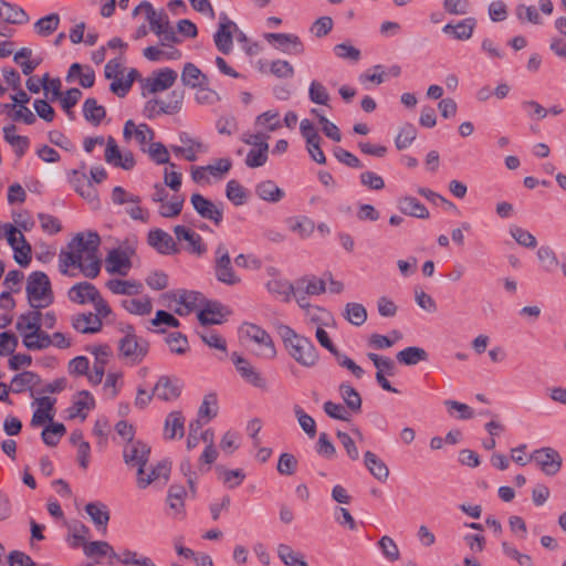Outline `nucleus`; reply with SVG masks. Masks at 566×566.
I'll return each instance as SVG.
<instances>
[{
	"mask_svg": "<svg viewBox=\"0 0 566 566\" xmlns=\"http://www.w3.org/2000/svg\"><path fill=\"white\" fill-rule=\"evenodd\" d=\"M181 82L184 85L195 88L208 84V77L195 64L186 63L181 72Z\"/></svg>",
	"mask_w": 566,
	"mask_h": 566,
	"instance_id": "nucleus-41",
	"label": "nucleus"
},
{
	"mask_svg": "<svg viewBox=\"0 0 566 566\" xmlns=\"http://www.w3.org/2000/svg\"><path fill=\"white\" fill-rule=\"evenodd\" d=\"M345 318L355 326L363 325L367 319V311L363 304L347 303L344 311Z\"/></svg>",
	"mask_w": 566,
	"mask_h": 566,
	"instance_id": "nucleus-56",
	"label": "nucleus"
},
{
	"mask_svg": "<svg viewBox=\"0 0 566 566\" xmlns=\"http://www.w3.org/2000/svg\"><path fill=\"white\" fill-rule=\"evenodd\" d=\"M174 300L180 305L195 310L203 303L205 297L196 291L178 290L174 293Z\"/></svg>",
	"mask_w": 566,
	"mask_h": 566,
	"instance_id": "nucleus-53",
	"label": "nucleus"
},
{
	"mask_svg": "<svg viewBox=\"0 0 566 566\" xmlns=\"http://www.w3.org/2000/svg\"><path fill=\"white\" fill-rule=\"evenodd\" d=\"M0 19L11 24H24L29 21V15L22 8L0 0Z\"/></svg>",
	"mask_w": 566,
	"mask_h": 566,
	"instance_id": "nucleus-31",
	"label": "nucleus"
},
{
	"mask_svg": "<svg viewBox=\"0 0 566 566\" xmlns=\"http://www.w3.org/2000/svg\"><path fill=\"white\" fill-rule=\"evenodd\" d=\"M237 29V24L229 20L227 15L220 18L219 29L213 35V41L217 49L223 53L229 54L233 46L232 30Z\"/></svg>",
	"mask_w": 566,
	"mask_h": 566,
	"instance_id": "nucleus-15",
	"label": "nucleus"
},
{
	"mask_svg": "<svg viewBox=\"0 0 566 566\" xmlns=\"http://www.w3.org/2000/svg\"><path fill=\"white\" fill-rule=\"evenodd\" d=\"M185 94L181 90H174L166 99L159 98V108L161 114H177L181 109Z\"/></svg>",
	"mask_w": 566,
	"mask_h": 566,
	"instance_id": "nucleus-46",
	"label": "nucleus"
},
{
	"mask_svg": "<svg viewBox=\"0 0 566 566\" xmlns=\"http://www.w3.org/2000/svg\"><path fill=\"white\" fill-rule=\"evenodd\" d=\"M226 196L234 206H242L248 198L247 190L234 179L228 181Z\"/></svg>",
	"mask_w": 566,
	"mask_h": 566,
	"instance_id": "nucleus-61",
	"label": "nucleus"
},
{
	"mask_svg": "<svg viewBox=\"0 0 566 566\" xmlns=\"http://www.w3.org/2000/svg\"><path fill=\"white\" fill-rule=\"evenodd\" d=\"M181 388L182 385L179 379L161 376L153 389V395L160 400L170 401L180 396Z\"/></svg>",
	"mask_w": 566,
	"mask_h": 566,
	"instance_id": "nucleus-17",
	"label": "nucleus"
},
{
	"mask_svg": "<svg viewBox=\"0 0 566 566\" xmlns=\"http://www.w3.org/2000/svg\"><path fill=\"white\" fill-rule=\"evenodd\" d=\"M99 244L101 239L96 232L76 234L67 244V249L59 254L60 272L63 275H72L69 269L78 268L86 277L95 279L101 271Z\"/></svg>",
	"mask_w": 566,
	"mask_h": 566,
	"instance_id": "nucleus-1",
	"label": "nucleus"
},
{
	"mask_svg": "<svg viewBox=\"0 0 566 566\" xmlns=\"http://www.w3.org/2000/svg\"><path fill=\"white\" fill-rule=\"evenodd\" d=\"M42 313L40 310L33 308L27 313L21 314L15 323V329L20 333L21 337L31 332H38L42 327Z\"/></svg>",
	"mask_w": 566,
	"mask_h": 566,
	"instance_id": "nucleus-23",
	"label": "nucleus"
},
{
	"mask_svg": "<svg viewBox=\"0 0 566 566\" xmlns=\"http://www.w3.org/2000/svg\"><path fill=\"white\" fill-rule=\"evenodd\" d=\"M530 459L534 460L546 475L557 474L563 462L560 454L548 447L535 450Z\"/></svg>",
	"mask_w": 566,
	"mask_h": 566,
	"instance_id": "nucleus-11",
	"label": "nucleus"
},
{
	"mask_svg": "<svg viewBox=\"0 0 566 566\" xmlns=\"http://www.w3.org/2000/svg\"><path fill=\"white\" fill-rule=\"evenodd\" d=\"M83 551L87 557H94V556L103 557V556L109 555L111 557L114 558V554H116L114 552L113 547L107 542H102V541H95V542H90V543L85 544Z\"/></svg>",
	"mask_w": 566,
	"mask_h": 566,
	"instance_id": "nucleus-64",
	"label": "nucleus"
},
{
	"mask_svg": "<svg viewBox=\"0 0 566 566\" xmlns=\"http://www.w3.org/2000/svg\"><path fill=\"white\" fill-rule=\"evenodd\" d=\"M150 159L158 165L167 164L169 168H176V164L170 163L168 149L161 143H150L147 150Z\"/></svg>",
	"mask_w": 566,
	"mask_h": 566,
	"instance_id": "nucleus-57",
	"label": "nucleus"
},
{
	"mask_svg": "<svg viewBox=\"0 0 566 566\" xmlns=\"http://www.w3.org/2000/svg\"><path fill=\"white\" fill-rule=\"evenodd\" d=\"M35 402L38 403V409L33 412L31 426L36 428L43 426L45 422L53 421L55 415V399L44 396L38 398Z\"/></svg>",
	"mask_w": 566,
	"mask_h": 566,
	"instance_id": "nucleus-21",
	"label": "nucleus"
},
{
	"mask_svg": "<svg viewBox=\"0 0 566 566\" xmlns=\"http://www.w3.org/2000/svg\"><path fill=\"white\" fill-rule=\"evenodd\" d=\"M218 415V399L216 394H208L205 396L203 401L198 410V418L202 421L205 419V423L209 422L211 419L217 417Z\"/></svg>",
	"mask_w": 566,
	"mask_h": 566,
	"instance_id": "nucleus-54",
	"label": "nucleus"
},
{
	"mask_svg": "<svg viewBox=\"0 0 566 566\" xmlns=\"http://www.w3.org/2000/svg\"><path fill=\"white\" fill-rule=\"evenodd\" d=\"M364 464L370 474L380 482H385L389 476V469L386 463L374 452L366 451L364 454Z\"/></svg>",
	"mask_w": 566,
	"mask_h": 566,
	"instance_id": "nucleus-38",
	"label": "nucleus"
},
{
	"mask_svg": "<svg viewBox=\"0 0 566 566\" xmlns=\"http://www.w3.org/2000/svg\"><path fill=\"white\" fill-rule=\"evenodd\" d=\"M139 73L136 69H130L128 72L120 74L118 77H113L109 90L118 97H124L128 94L133 83L138 77Z\"/></svg>",
	"mask_w": 566,
	"mask_h": 566,
	"instance_id": "nucleus-32",
	"label": "nucleus"
},
{
	"mask_svg": "<svg viewBox=\"0 0 566 566\" xmlns=\"http://www.w3.org/2000/svg\"><path fill=\"white\" fill-rule=\"evenodd\" d=\"M95 406L94 397L88 391H81L77 394L73 405L69 408V417L74 419L80 417L85 420L87 412Z\"/></svg>",
	"mask_w": 566,
	"mask_h": 566,
	"instance_id": "nucleus-26",
	"label": "nucleus"
},
{
	"mask_svg": "<svg viewBox=\"0 0 566 566\" xmlns=\"http://www.w3.org/2000/svg\"><path fill=\"white\" fill-rule=\"evenodd\" d=\"M291 232L304 240L310 238L315 230V222L307 216L291 217L286 220Z\"/></svg>",
	"mask_w": 566,
	"mask_h": 566,
	"instance_id": "nucleus-33",
	"label": "nucleus"
},
{
	"mask_svg": "<svg viewBox=\"0 0 566 566\" xmlns=\"http://www.w3.org/2000/svg\"><path fill=\"white\" fill-rule=\"evenodd\" d=\"M72 184L74 185L75 191L83 198L88 200L96 199V190L92 186L91 181L87 180L85 174H80L78 171H73Z\"/></svg>",
	"mask_w": 566,
	"mask_h": 566,
	"instance_id": "nucleus-49",
	"label": "nucleus"
},
{
	"mask_svg": "<svg viewBox=\"0 0 566 566\" xmlns=\"http://www.w3.org/2000/svg\"><path fill=\"white\" fill-rule=\"evenodd\" d=\"M264 39L269 43H277L276 49L290 55H302L305 46L302 40L292 33H266Z\"/></svg>",
	"mask_w": 566,
	"mask_h": 566,
	"instance_id": "nucleus-12",
	"label": "nucleus"
},
{
	"mask_svg": "<svg viewBox=\"0 0 566 566\" xmlns=\"http://www.w3.org/2000/svg\"><path fill=\"white\" fill-rule=\"evenodd\" d=\"M132 268L130 253L125 250H112L105 260V269L111 274L127 275Z\"/></svg>",
	"mask_w": 566,
	"mask_h": 566,
	"instance_id": "nucleus-16",
	"label": "nucleus"
},
{
	"mask_svg": "<svg viewBox=\"0 0 566 566\" xmlns=\"http://www.w3.org/2000/svg\"><path fill=\"white\" fill-rule=\"evenodd\" d=\"M85 511L95 524V526L102 531L103 534L107 531V524L109 521V512L107 506L101 502L88 503L85 506Z\"/></svg>",
	"mask_w": 566,
	"mask_h": 566,
	"instance_id": "nucleus-37",
	"label": "nucleus"
},
{
	"mask_svg": "<svg viewBox=\"0 0 566 566\" xmlns=\"http://www.w3.org/2000/svg\"><path fill=\"white\" fill-rule=\"evenodd\" d=\"M243 333L250 340L259 345L258 356L266 359H273L276 356L273 339L265 329L255 324H244Z\"/></svg>",
	"mask_w": 566,
	"mask_h": 566,
	"instance_id": "nucleus-6",
	"label": "nucleus"
},
{
	"mask_svg": "<svg viewBox=\"0 0 566 566\" xmlns=\"http://www.w3.org/2000/svg\"><path fill=\"white\" fill-rule=\"evenodd\" d=\"M25 292L30 306L35 310L48 307L54 301L50 279L41 271L32 272L28 276Z\"/></svg>",
	"mask_w": 566,
	"mask_h": 566,
	"instance_id": "nucleus-3",
	"label": "nucleus"
},
{
	"mask_svg": "<svg viewBox=\"0 0 566 566\" xmlns=\"http://www.w3.org/2000/svg\"><path fill=\"white\" fill-rule=\"evenodd\" d=\"M170 468L166 462L158 463L155 468L150 470L149 473H146L145 467H142L137 471V484L140 489L147 488L154 481L164 478L168 479Z\"/></svg>",
	"mask_w": 566,
	"mask_h": 566,
	"instance_id": "nucleus-28",
	"label": "nucleus"
},
{
	"mask_svg": "<svg viewBox=\"0 0 566 566\" xmlns=\"http://www.w3.org/2000/svg\"><path fill=\"white\" fill-rule=\"evenodd\" d=\"M256 196L270 203H277L281 201L285 192L273 181V180H263L255 186Z\"/></svg>",
	"mask_w": 566,
	"mask_h": 566,
	"instance_id": "nucleus-36",
	"label": "nucleus"
},
{
	"mask_svg": "<svg viewBox=\"0 0 566 566\" xmlns=\"http://www.w3.org/2000/svg\"><path fill=\"white\" fill-rule=\"evenodd\" d=\"M475 27L476 20L474 18H467L457 24H446L442 31L446 34L452 35L455 40L467 41L472 38Z\"/></svg>",
	"mask_w": 566,
	"mask_h": 566,
	"instance_id": "nucleus-24",
	"label": "nucleus"
},
{
	"mask_svg": "<svg viewBox=\"0 0 566 566\" xmlns=\"http://www.w3.org/2000/svg\"><path fill=\"white\" fill-rule=\"evenodd\" d=\"M185 421L186 419L181 411H171L168 413L165 420L164 438L167 440L182 438L185 434Z\"/></svg>",
	"mask_w": 566,
	"mask_h": 566,
	"instance_id": "nucleus-25",
	"label": "nucleus"
},
{
	"mask_svg": "<svg viewBox=\"0 0 566 566\" xmlns=\"http://www.w3.org/2000/svg\"><path fill=\"white\" fill-rule=\"evenodd\" d=\"M17 127L11 124L3 128V137L4 139L15 148V153L19 157H22L29 148L30 142L25 136H20L15 134Z\"/></svg>",
	"mask_w": 566,
	"mask_h": 566,
	"instance_id": "nucleus-42",
	"label": "nucleus"
},
{
	"mask_svg": "<svg viewBox=\"0 0 566 566\" xmlns=\"http://www.w3.org/2000/svg\"><path fill=\"white\" fill-rule=\"evenodd\" d=\"M196 212L203 219L210 220L214 226H220L223 220V203L213 202L200 193H193L190 198Z\"/></svg>",
	"mask_w": 566,
	"mask_h": 566,
	"instance_id": "nucleus-7",
	"label": "nucleus"
},
{
	"mask_svg": "<svg viewBox=\"0 0 566 566\" xmlns=\"http://www.w3.org/2000/svg\"><path fill=\"white\" fill-rule=\"evenodd\" d=\"M266 289L272 295L284 302L290 301L291 294L294 291L293 285L289 281L280 277L270 280L266 283Z\"/></svg>",
	"mask_w": 566,
	"mask_h": 566,
	"instance_id": "nucleus-48",
	"label": "nucleus"
},
{
	"mask_svg": "<svg viewBox=\"0 0 566 566\" xmlns=\"http://www.w3.org/2000/svg\"><path fill=\"white\" fill-rule=\"evenodd\" d=\"M303 291L306 295H319L326 291L324 279H303L297 283V292Z\"/></svg>",
	"mask_w": 566,
	"mask_h": 566,
	"instance_id": "nucleus-60",
	"label": "nucleus"
},
{
	"mask_svg": "<svg viewBox=\"0 0 566 566\" xmlns=\"http://www.w3.org/2000/svg\"><path fill=\"white\" fill-rule=\"evenodd\" d=\"M224 311L226 307L222 304L218 302H209L205 308L198 313V319L203 326L221 324L226 315Z\"/></svg>",
	"mask_w": 566,
	"mask_h": 566,
	"instance_id": "nucleus-30",
	"label": "nucleus"
},
{
	"mask_svg": "<svg viewBox=\"0 0 566 566\" xmlns=\"http://www.w3.org/2000/svg\"><path fill=\"white\" fill-rule=\"evenodd\" d=\"M65 432L66 429L63 423L51 421V423L43 429L41 437L46 446L55 447Z\"/></svg>",
	"mask_w": 566,
	"mask_h": 566,
	"instance_id": "nucleus-55",
	"label": "nucleus"
},
{
	"mask_svg": "<svg viewBox=\"0 0 566 566\" xmlns=\"http://www.w3.org/2000/svg\"><path fill=\"white\" fill-rule=\"evenodd\" d=\"M179 142L181 143L180 146L172 145L170 148L176 156L182 157L188 161H196L200 154L208 151L206 144L186 132L179 134Z\"/></svg>",
	"mask_w": 566,
	"mask_h": 566,
	"instance_id": "nucleus-8",
	"label": "nucleus"
},
{
	"mask_svg": "<svg viewBox=\"0 0 566 566\" xmlns=\"http://www.w3.org/2000/svg\"><path fill=\"white\" fill-rule=\"evenodd\" d=\"M174 233L178 241H187L188 248L187 250L190 253L202 255L207 252V247L203 242V239L197 232L190 230L185 226H176L174 228Z\"/></svg>",
	"mask_w": 566,
	"mask_h": 566,
	"instance_id": "nucleus-20",
	"label": "nucleus"
},
{
	"mask_svg": "<svg viewBox=\"0 0 566 566\" xmlns=\"http://www.w3.org/2000/svg\"><path fill=\"white\" fill-rule=\"evenodd\" d=\"M269 144H260L259 148H252L247 155L245 165L250 168L263 166L268 160Z\"/></svg>",
	"mask_w": 566,
	"mask_h": 566,
	"instance_id": "nucleus-63",
	"label": "nucleus"
},
{
	"mask_svg": "<svg viewBox=\"0 0 566 566\" xmlns=\"http://www.w3.org/2000/svg\"><path fill=\"white\" fill-rule=\"evenodd\" d=\"M147 242L160 254H171L178 251L172 237L161 229L150 230L147 235Z\"/></svg>",
	"mask_w": 566,
	"mask_h": 566,
	"instance_id": "nucleus-18",
	"label": "nucleus"
},
{
	"mask_svg": "<svg viewBox=\"0 0 566 566\" xmlns=\"http://www.w3.org/2000/svg\"><path fill=\"white\" fill-rule=\"evenodd\" d=\"M398 209L401 213L419 219L429 218L428 209L415 197L405 196L398 199Z\"/></svg>",
	"mask_w": 566,
	"mask_h": 566,
	"instance_id": "nucleus-34",
	"label": "nucleus"
},
{
	"mask_svg": "<svg viewBox=\"0 0 566 566\" xmlns=\"http://www.w3.org/2000/svg\"><path fill=\"white\" fill-rule=\"evenodd\" d=\"M150 448L140 441H130L124 449L125 462L138 469L145 467L148 461Z\"/></svg>",
	"mask_w": 566,
	"mask_h": 566,
	"instance_id": "nucleus-19",
	"label": "nucleus"
},
{
	"mask_svg": "<svg viewBox=\"0 0 566 566\" xmlns=\"http://www.w3.org/2000/svg\"><path fill=\"white\" fill-rule=\"evenodd\" d=\"M98 294V290L92 283L81 282L69 290L67 296L74 303L85 304L96 301Z\"/></svg>",
	"mask_w": 566,
	"mask_h": 566,
	"instance_id": "nucleus-22",
	"label": "nucleus"
},
{
	"mask_svg": "<svg viewBox=\"0 0 566 566\" xmlns=\"http://www.w3.org/2000/svg\"><path fill=\"white\" fill-rule=\"evenodd\" d=\"M72 326L80 333H97L102 328V321L93 313H82L72 317Z\"/></svg>",
	"mask_w": 566,
	"mask_h": 566,
	"instance_id": "nucleus-27",
	"label": "nucleus"
},
{
	"mask_svg": "<svg viewBox=\"0 0 566 566\" xmlns=\"http://www.w3.org/2000/svg\"><path fill=\"white\" fill-rule=\"evenodd\" d=\"M104 157L107 164L124 170H132L136 165L134 154L130 150L120 151L116 140L112 136L107 138Z\"/></svg>",
	"mask_w": 566,
	"mask_h": 566,
	"instance_id": "nucleus-10",
	"label": "nucleus"
},
{
	"mask_svg": "<svg viewBox=\"0 0 566 566\" xmlns=\"http://www.w3.org/2000/svg\"><path fill=\"white\" fill-rule=\"evenodd\" d=\"M122 306L135 315H147L153 310V304L149 297L142 298H125L122 301Z\"/></svg>",
	"mask_w": 566,
	"mask_h": 566,
	"instance_id": "nucleus-51",
	"label": "nucleus"
},
{
	"mask_svg": "<svg viewBox=\"0 0 566 566\" xmlns=\"http://www.w3.org/2000/svg\"><path fill=\"white\" fill-rule=\"evenodd\" d=\"M59 24H60L59 14L51 13L49 15H45V17L39 19L34 24V29L39 35L49 36L59 28Z\"/></svg>",
	"mask_w": 566,
	"mask_h": 566,
	"instance_id": "nucleus-59",
	"label": "nucleus"
},
{
	"mask_svg": "<svg viewBox=\"0 0 566 566\" xmlns=\"http://www.w3.org/2000/svg\"><path fill=\"white\" fill-rule=\"evenodd\" d=\"M277 555L286 566H308L303 556L286 544L277 546Z\"/></svg>",
	"mask_w": 566,
	"mask_h": 566,
	"instance_id": "nucleus-58",
	"label": "nucleus"
},
{
	"mask_svg": "<svg viewBox=\"0 0 566 566\" xmlns=\"http://www.w3.org/2000/svg\"><path fill=\"white\" fill-rule=\"evenodd\" d=\"M427 358V352L420 347L415 346L407 347L397 354V360L400 364L408 366L416 365L421 360H426Z\"/></svg>",
	"mask_w": 566,
	"mask_h": 566,
	"instance_id": "nucleus-52",
	"label": "nucleus"
},
{
	"mask_svg": "<svg viewBox=\"0 0 566 566\" xmlns=\"http://www.w3.org/2000/svg\"><path fill=\"white\" fill-rule=\"evenodd\" d=\"M76 77H78L80 85L84 88L92 87L95 83V73L88 65L73 63L69 69L66 81L73 82Z\"/></svg>",
	"mask_w": 566,
	"mask_h": 566,
	"instance_id": "nucleus-29",
	"label": "nucleus"
},
{
	"mask_svg": "<svg viewBox=\"0 0 566 566\" xmlns=\"http://www.w3.org/2000/svg\"><path fill=\"white\" fill-rule=\"evenodd\" d=\"M114 558L124 566H156L151 558L127 548L119 554H114Z\"/></svg>",
	"mask_w": 566,
	"mask_h": 566,
	"instance_id": "nucleus-43",
	"label": "nucleus"
},
{
	"mask_svg": "<svg viewBox=\"0 0 566 566\" xmlns=\"http://www.w3.org/2000/svg\"><path fill=\"white\" fill-rule=\"evenodd\" d=\"M106 286L114 294H119V295H135V294H138L143 287L142 283H139V282L128 281V280H119V279L109 280L106 283Z\"/></svg>",
	"mask_w": 566,
	"mask_h": 566,
	"instance_id": "nucleus-44",
	"label": "nucleus"
},
{
	"mask_svg": "<svg viewBox=\"0 0 566 566\" xmlns=\"http://www.w3.org/2000/svg\"><path fill=\"white\" fill-rule=\"evenodd\" d=\"M83 115L93 125H99L106 116L104 106L98 105L95 98H87L83 104Z\"/></svg>",
	"mask_w": 566,
	"mask_h": 566,
	"instance_id": "nucleus-47",
	"label": "nucleus"
},
{
	"mask_svg": "<svg viewBox=\"0 0 566 566\" xmlns=\"http://www.w3.org/2000/svg\"><path fill=\"white\" fill-rule=\"evenodd\" d=\"M38 376L32 371H23L13 377L10 385V390L13 392H22L27 388L35 385Z\"/></svg>",
	"mask_w": 566,
	"mask_h": 566,
	"instance_id": "nucleus-62",
	"label": "nucleus"
},
{
	"mask_svg": "<svg viewBox=\"0 0 566 566\" xmlns=\"http://www.w3.org/2000/svg\"><path fill=\"white\" fill-rule=\"evenodd\" d=\"M213 272L218 282L228 286L241 283L230 258V251L226 243L219 242L213 252Z\"/></svg>",
	"mask_w": 566,
	"mask_h": 566,
	"instance_id": "nucleus-5",
	"label": "nucleus"
},
{
	"mask_svg": "<svg viewBox=\"0 0 566 566\" xmlns=\"http://www.w3.org/2000/svg\"><path fill=\"white\" fill-rule=\"evenodd\" d=\"M144 56L154 62L164 60H179L181 57L180 50L169 46H148L143 52Z\"/></svg>",
	"mask_w": 566,
	"mask_h": 566,
	"instance_id": "nucleus-39",
	"label": "nucleus"
},
{
	"mask_svg": "<svg viewBox=\"0 0 566 566\" xmlns=\"http://www.w3.org/2000/svg\"><path fill=\"white\" fill-rule=\"evenodd\" d=\"M149 352V343L137 336L133 327H128L124 337L118 342V355L126 364L135 366L140 364Z\"/></svg>",
	"mask_w": 566,
	"mask_h": 566,
	"instance_id": "nucleus-4",
	"label": "nucleus"
},
{
	"mask_svg": "<svg viewBox=\"0 0 566 566\" xmlns=\"http://www.w3.org/2000/svg\"><path fill=\"white\" fill-rule=\"evenodd\" d=\"M231 360L235 366L239 375L250 385L256 388H264L265 380L261 376V374L244 357L239 355L238 353H232Z\"/></svg>",
	"mask_w": 566,
	"mask_h": 566,
	"instance_id": "nucleus-14",
	"label": "nucleus"
},
{
	"mask_svg": "<svg viewBox=\"0 0 566 566\" xmlns=\"http://www.w3.org/2000/svg\"><path fill=\"white\" fill-rule=\"evenodd\" d=\"M94 356V364L88 374V380L93 385H98L105 374V367L112 356V349L108 345H94L88 348Z\"/></svg>",
	"mask_w": 566,
	"mask_h": 566,
	"instance_id": "nucleus-13",
	"label": "nucleus"
},
{
	"mask_svg": "<svg viewBox=\"0 0 566 566\" xmlns=\"http://www.w3.org/2000/svg\"><path fill=\"white\" fill-rule=\"evenodd\" d=\"M177 77V72L169 67L154 72L153 75L147 77L143 83V95L156 94L170 88Z\"/></svg>",
	"mask_w": 566,
	"mask_h": 566,
	"instance_id": "nucleus-9",
	"label": "nucleus"
},
{
	"mask_svg": "<svg viewBox=\"0 0 566 566\" xmlns=\"http://www.w3.org/2000/svg\"><path fill=\"white\" fill-rule=\"evenodd\" d=\"M186 494V490L181 485H171L168 490L167 502L175 518L181 520L185 516Z\"/></svg>",
	"mask_w": 566,
	"mask_h": 566,
	"instance_id": "nucleus-35",
	"label": "nucleus"
},
{
	"mask_svg": "<svg viewBox=\"0 0 566 566\" xmlns=\"http://www.w3.org/2000/svg\"><path fill=\"white\" fill-rule=\"evenodd\" d=\"M22 343L29 350H43L52 346L51 336L42 327L38 332L24 334Z\"/></svg>",
	"mask_w": 566,
	"mask_h": 566,
	"instance_id": "nucleus-40",
	"label": "nucleus"
},
{
	"mask_svg": "<svg viewBox=\"0 0 566 566\" xmlns=\"http://www.w3.org/2000/svg\"><path fill=\"white\" fill-rule=\"evenodd\" d=\"M279 335L287 354L302 367L312 368L319 360L314 343L306 336L296 333L289 325L279 327Z\"/></svg>",
	"mask_w": 566,
	"mask_h": 566,
	"instance_id": "nucleus-2",
	"label": "nucleus"
},
{
	"mask_svg": "<svg viewBox=\"0 0 566 566\" xmlns=\"http://www.w3.org/2000/svg\"><path fill=\"white\" fill-rule=\"evenodd\" d=\"M339 395L346 406L354 412H359L361 409V397L358 391L349 384L344 382L339 385Z\"/></svg>",
	"mask_w": 566,
	"mask_h": 566,
	"instance_id": "nucleus-50",
	"label": "nucleus"
},
{
	"mask_svg": "<svg viewBox=\"0 0 566 566\" xmlns=\"http://www.w3.org/2000/svg\"><path fill=\"white\" fill-rule=\"evenodd\" d=\"M501 548L504 556L511 560H514L517 566H534V562L531 555L518 551L513 543L503 541L501 543Z\"/></svg>",
	"mask_w": 566,
	"mask_h": 566,
	"instance_id": "nucleus-45",
	"label": "nucleus"
}]
</instances>
